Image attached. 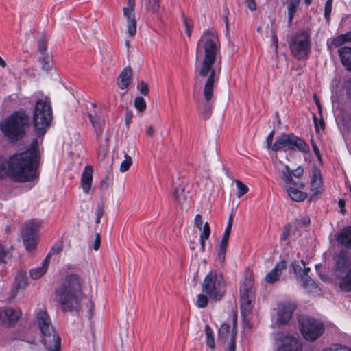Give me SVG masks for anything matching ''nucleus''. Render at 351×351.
Masks as SVG:
<instances>
[{
    "label": "nucleus",
    "instance_id": "3c124183",
    "mask_svg": "<svg viewBox=\"0 0 351 351\" xmlns=\"http://www.w3.org/2000/svg\"><path fill=\"white\" fill-rule=\"evenodd\" d=\"M38 50L40 54L47 53V40L44 38L40 39L38 43Z\"/></svg>",
    "mask_w": 351,
    "mask_h": 351
},
{
    "label": "nucleus",
    "instance_id": "7c9ffc66",
    "mask_svg": "<svg viewBox=\"0 0 351 351\" xmlns=\"http://www.w3.org/2000/svg\"><path fill=\"white\" fill-rule=\"evenodd\" d=\"M46 266H41L33 268L29 271V276L33 280H38L41 278L47 271Z\"/></svg>",
    "mask_w": 351,
    "mask_h": 351
},
{
    "label": "nucleus",
    "instance_id": "69168bd1",
    "mask_svg": "<svg viewBox=\"0 0 351 351\" xmlns=\"http://www.w3.org/2000/svg\"><path fill=\"white\" fill-rule=\"evenodd\" d=\"M271 40L274 45L275 49L276 50L278 47V37L276 32H272Z\"/></svg>",
    "mask_w": 351,
    "mask_h": 351
},
{
    "label": "nucleus",
    "instance_id": "6e6d98bb",
    "mask_svg": "<svg viewBox=\"0 0 351 351\" xmlns=\"http://www.w3.org/2000/svg\"><path fill=\"white\" fill-rule=\"evenodd\" d=\"M274 131L272 130L269 135L267 136L266 138V143H267V149H271L272 147V141L274 136Z\"/></svg>",
    "mask_w": 351,
    "mask_h": 351
},
{
    "label": "nucleus",
    "instance_id": "58836bf2",
    "mask_svg": "<svg viewBox=\"0 0 351 351\" xmlns=\"http://www.w3.org/2000/svg\"><path fill=\"white\" fill-rule=\"evenodd\" d=\"M132 161L131 157L128 154H125L124 160L121 162L120 165L119 170L121 172L127 171L130 166L132 165Z\"/></svg>",
    "mask_w": 351,
    "mask_h": 351
},
{
    "label": "nucleus",
    "instance_id": "6ab92c4d",
    "mask_svg": "<svg viewBox=\"0 0 351 351\" xmlns=\"http://www.w3.org/2000/svg\"><path fill=\"white\" fill-rule=\"evenodd\" d=\"M311 191L313 193L314 195H319L323 191L321 173L318 169H315L313 171L311 182Z\"/></svg>",
    "mask_w": 351,
    "mask_h": 351
},
{
    "label": "nucleus",
    "instance_id": "0eeeda50",
    "mask_svg": "<svg viewBox=\"0 0 351 351\" xmlns=\"http://www.w3.org/2000/svg\"><path fill=\"white\" fill-rule=\"evenodd\" d=\"M226 283L223 274L211 270L204 278L202 284V292L209 296L211 301H220L226 293Z\"/></svg>",
    "mask_w": 351,
    "mask_h": 351
},
{
    "label": "nucleus",
    "instance_id": "393cba45",
    "mask_svg": "<svg viewBox=\"0 0 351 351\" xmlns=\"http://www.w3.org/2000/svg\"><path fill=\"white\" fill-rule=\"evenodd\" d=\"M173 195L178 203L180 204H182L189 199V196L186 194L184 188L182 185H179L175 188Z\"/></svg>",
    "mask_w": 351,
    "mask_h": 351
},
{
    "label": "nucleus",
    "instance_id": "b1692460",
    "mask_svg": "<svg viewBox=\"0 0 351 351\" xmlns=\"http://www.w3.org/2000/svg\"><path fill=\"white\" fill-rule=\"evenodd\" d=\"M286 190L291 199L295 202L303 201L307 197L306 193L302 192L295 187H291L289 185L286 186Z\"/></svg>",
    "mask_w": 351,
    "mask_h": 351
},
{
    "label": "nucleus",
    "instance_id": "412c9836",
    "mask_svg": "<svg viewBox=\"0 0 351 351\" xmlns=\"http://www.w3.org/2000/svg\"><path fill=\"white\" fill-rule=\"evenodd\" d=\"M338 54L346 70L351 72V47L343 46L338 49Z\"/></svg>",
    "mask_w": 351,
    "mask_h": 351
},
{
    "label": "nucleus",
    "instance_id": "de8ad7c7",
    "mask_svg": "<svg viewBox=\"0 0 351 351\" xmlns=\"http://www.w3.org/2000/svg\"><path fill=\"white\" fill-rule=\"evenodd\" d=\"M137 89L143 95H147L149 93L148 85L143 81L137 84Z\"/></svg>",
    "mask_w": 351,
    "mask_h": 351
},
{
    "label": "nucleus",
    "instance_id": "4c0bfd02",
    "mask_svg": "<svg viewBox=\"0 0 351 351\" xmlns=\"http://www.w3.org/2000/svg\"><path fill=\"white\" fill-rule=\"evenodd\" d=\"M205 333L206 336V344L210 349L215 348V341L213 336V331L208 324L205 326Z\"/></svg>",
    "mask_w": 351,
    "mask_h": 351
},
{
    "label": "nucleus",
    "instance_id": "cd10ccee",
    "mask_svg": "<svg viewBox=\"0 0 351 351\" xmlns=\"http://www.w3.org/2000/svg\"><path fill=\"white\" fill-rule=\"evenodd\" d=\"M201 234H200V244H201V248L202 251L204 250L205 248V241L207 240L210 234V230L209 227V224L208 222H206L204 225V226L202 228Z\"/></svg>",
    "mask_w": 351,
    "mask_h": 351
},
{
    "label": "nucleus",
    "instance_id": "ea45409f",
    "mask_svg": "<svg viewBox=\"0 0 351 351\" xmlns=\"http://www.w3.org/2000/svg\"><path fill=\"white\" fill-rule=\"evenodd\" d=\"M234 182L238 189L237 197L240 198L247 193L248 187L239 180H235Z\"/></svg>",
    "mask_w": 351,
    "mask_h": 351
},
{
    "label": "nucleus",
    "instance_id": "e433bc0d",
    "mask_svg": "<svg viewBox=\"0 0 351 351\" xmlns=\"http://www.w3.org/2000/svg\"><path fill=\"white\" fill-rule=\"evenodd\" d=\"M209 296L206 293L202 292L197 297L196 306L199 308H204L208 306Z\"/></svg>",
    "mask_w": 351,
    "mask_h": 351
},
{
    "label": "nucleus",
    "instance_id": "a18cd8bd",
    "mask_svg": "<svg viewBox=\"0 0 351 351\" xmlns=\"http://www.w3.org/2000/svg\"><path fill=\"white\" fill-rule=\"evenodd\" d=\"M232 226V219L230 217L228 223L227 224L226 228L225 230V232L223 235V238L221 239V241H223V243H228L229 237L231 232V228Z\"/></svg>",
    "mask_w": 351,
    "mask_h": 351
},
{
    "label": "nucleus",
    "instance_id": "473e14b6",
    "mask_svg": "<svg viewBox=\"0 0 351 351\" xmlns=\"http://www.w3.org/2000/svg\"><path fill=\"white\" fill-rule=\"evenodd\" d=\"M15 287L17 289H23L27 285V276L23 272H20L15 278Z\"/></svg>",
    "mask_w": 351,
    "mask_h": 351
},
{
    "label": "nucleus",
    "instance_id": "7ed1b4c3",
    "mask_svg": "<svg viewBox=\"0 0 351 351\" xmlns=\"http://www.w3.org/2000/svg\"><path fill=\"white\" fill-rule=\"evenodd\" d=\"M82 280L77 275L67 276L55 289V300L63 311H78L82 308L84 294Z\"/></svg>",
    "mask_w": 351,
    "mask_h": 351
},
{
    "label": "nucleus",
    "instance_id": "2f4dec72",
    "mask_svg": "<svg viewBox=\"0 0 351 351\" xmlns=\"http://www.w3.org/2000/svg\"><path fill=\"white\" fill-rule=\"evenodd\" d=\"M300 277L303 287L308 291H311L316 288L315 282L307 274H302Z\"/></svg>",
    "mask_w": 351,
    "mask_h": 351
},
{
    "label": "nucleus",
    "instance_id": "5fc2aeb1",
    "mask_svg": "<svg viewBox=\"0 0 351 351\" xmlns=\"http://www.w3.org/2000/svg\"><path fill=\"white\" fill-rule=\"evenodd\" d=\"M103 214H104V206H102V204H98L97 210H96V215H97V218L95 220L96 223L98 224L100 223V220L103 216Z\"/></svg>",
    "mask_w": 351,
    "mask_h": 351
},
{
    "label": "nucleus",
    "instance_id": "f257e3e1",
    "mask_svg": "<svg viewBox=\"0 0 351 351\" xmlns=\"http://www.w3.org/2000/svg\"><path fill=\"white\" fill-rule=\"evenodd\" d=\"M221 70L220 43L215 31L205 30L195 51L193 98L200 117H210L215 101L214 87Z\"/></svg>",
    "mask_w": 351,
    "mask_h": 351
},
{
    "label": "nucleus",
    "instance_id": "2eb2a0df",
    "mask_svg": "<svg viewBox=\"0 0 351 351\" xmlns=\"http://www.w3.org/2000/svg\"><path fill=\"white\" fill-rule=\"evenodd\" d=\"M21 315V312L17 308L9 307L0 309V322L5 326L15 325Z\"/></svg>",
    "mask_w": 351,
    "mask_h": 351
},
{
    "label": "nucleus",
    "instance_id": "4d7b16f0",
    "mask_svg": "<svg viewBox=\"0 0 351 351\" xmlns=\"http://www.w3.org/2000/svg\"><path fill=\"white\" fill-rule=\"evenodd\" d=\"M88 117H89V119L93 125V126L96 128L99 124V122L97 119V117L96 116V114L94 115V114H92L91 113H89L88 114Z\"/></svg>",
    "mask_w": 351,
    "mask_h": 351
},
{
    "label": "nucleus",
    "instance_id": "680f3d73",
    "mask_svg": "<svg viewBox=\"0 0 351 351\" xmlns=\"http://www.w3.org/2000/svg\"><path fill=\"white\" fill-rule=\"evenodd\" d=\"M310 223V219L308 217H302L300 221H298V225L302 224L304 226H306Z\"/></svg>",
    "mask_w": 351,
    "mask_h": 351
},
{
    "label": "nucleus",
    "instance_id": "4468645a",
    "mask_svg": "<svg viewBox=\"0 0 351 351\" xmlns=\"http://www.w3.org/2000/svg\"><path fill=\"white\" fill-rule=\"evenodd\" d=\"M282 179L286 185H295L301 189H303L305 185L302 182H295L293 180V176L297 178H300L304 174V169L302 167H298L294 171H291L287 165L284 166V169L282 171Z\"/></svg>",
    "mask_w": 351,
    "mask_h": 351
},
{
    "label": "nucleus",
    "instance_id": "0e129e2a",
    "mask_svg": "<svg viewBox=\"0 0 351 351\" xmlns=\"http://www.w3.org/2000/svg\"><path fill=\"white\" fill-rule=\"evenodd\" d=\"M100 246V237L99 234H97L96 239L93 244V247L95 250H97Z\"/></svg>",
    "mask_w": 351,
    "mask_h": 351
},
{
    "label": "nucleus",
    "instance_id": "338daca9",
    "mask_svg": "<svg viewBox=\"0 0 351 351\" xmlns=\"http://www.w3.org/2000/svg\"><path fill=\"white\" fill-rule=\"evenodd\" d=\"M146 134L149 136H152L154 134V129L152 126H148L146 128Z\"/></svg>",
    "mask_w": 351,
    "mask_h": 351
},
{
    "label": "nucleus",
    "instance_id": "9b49d317",
    "mask_svg": "<svg viewBox=\"0 0 351 351\" xmlns=\"http://www.w3.org/2000/svg\"><path fill=\"white\" fill-rule=\"evenodd\" d=\"M299 324L302 335L308 341L316 340L324 331L322 323L313 317L302 316L299 319Z\"/></svg>",
    "mask_w": 351,
    "mask_h": 351
},
{
    "label": "nucleus",
    "instance_id": "9d476101",
    "mask_svg": "<svg viewBox=\"0 0 351 351\" xmlns=\"http://www.w3.org/2000/svg\"><path fill=\"white\" fill-rule=\"evenodd\" d=\"M285 149L292 152L297 150L303 153L309 152L308 144L303 139L292 133L282 134L280 137L276 138L271 147V150L276 152Z\"/></svg>",
    "mask_w": 351,
    "mask_h": 351
},
{
    "label": "nucleus",
    "instance_id": "4be33fe9",
    "mask_svg": "<svg viewBox=\"0 0 351 351\" xmlns=\"http://www.w3.org/2000/svg\"><path fill=\"white\" fill-rule=\"evenodd\" d=\"M254 294L241 295V311L243 315H248L253 307Z\"/></svg>",
    "mask_w": 351,
    "mask_h": 351
},
{
    "label": "nucleus",
    "instance_id": "dca6fc26",
    "mask_svg": "<svg viewBox=\"0 0 351 351\" xmlns=\"http://www.w3.org/2000/svg\"><path fill=\"white\" fill-rule=\"evenodd\" d=\"M296 306L293 303L282 304L279 306L275 324H286L291 319Z\"/></svg>",
    "mask_w": 351,
    "mask_h": 351
},
{
    "label": "nucleus",
    "instance_id": "39448f33",
    "mask_svg": "<svg viewBox=\"0 0 351 351\" xmlns=\"http://www.w3.org/2000/svg\"><path fill=\"white\" fill-rule=\"evenodd\" d=\"M37 324L42 335V343L48 351H61V339L56 332L45 311L37 313Z\"/></svg>",
    "mask_w": 351,
    "mask_h": 351
},
{
    "label": "nucleus",
    "instance_id": "5701e85b",
    "mask_svg": "<svg viewBox=\"0 0 351 351\" xmlns=\"http://www.w3.org/2000/svg\"><path fill=\"white\" fill-rule=\"evenodd\" d=\"M132 77V70L130 67L124 68L117 79V86L121 90L125 89L130 84Z\"/></svg>",
    "mask_w": 351,
    "mask_h": 351
},
{
    "label": "nucleus",
    "instance_id": "f03ea898",
    "mask_svg": "<svg viewBox=\"0 0 351 351\" xmlns=\"http://www.w3.org/2000/svg\"><path fill=\"white\" fill-rule=\"evenodd\" d=\"M38 141L34 139L30 147L8 158L0 159V179L9 178L13 181L26 182L38 177Z\"/></svg>",
    "mask_w": 351,
    "mask_h": 351
},
{
    "label": "nucleus",
    "instance_id": "09e8293b",
    "mask_svg": "<svg viewBox=\"0 0 351 351\" xmlns=\"http://www.w3.org/2000/svg\"><path fill=\"white\" fill-rule=\"evenodd\" d=\"M333 0H327L324 6V16L326 19L330 18L332 12V5Z\"/></svg>",
    "mask_w": 351,
    "mask_h": 351
},
{
    "label": "nucleus",
    "instance_id": "603ef678",
    "mask_svg": "<svg viewBox=\"0 0 351 351\" xmlns=\"http://www.w3.org/2000/svg\"><path fill=\"white\" fill-rule=\"evenodd\" d=\"M11 254L8 251L4 250L0 247V262L5 263L8 259L11 258Z\"/></svg>",
    "mask_w": 351,
    "mask_h": 351
},
{
    "label": "nucleus",
    "instance_id": "37998d69",
    "mask_svg": "<svg viewBox=\"0 0 351 351\" xmlns=\"http://www.w3.org/2000/svg\"><path fill=\"white\" fill-rule=\"evenodd\" d=\"M182 23L186 28V32L187 34L188 37H191L192 29H193V23L191 21L186 17V16L182 14Z\"/></svg>",
    "mask_w": 351,
    "mask_h": 351
},
{
    "label": "nucleus",
    "instance_id": "aec40b11",
    "mask_svg": "<svg viewBox=\"0 0 351 351\" xmlns=\"http://www.w3.org/2000/svg\"><path fill=\"white\" fill-rule=\"evenodd\" d=\"M337 241L347 249H351V226L343 228L336 235Z\"/></svg>",
    "mask_w": 351,
    "mask_h": 351
},
{
    "label": "nucleus",
    "instance_id": "c85d7f7f",
    "mask_svg": "<svg viewBox=\"0 0 351 351\" xmlns=\"http://www.w3.org/2000/svg\"><path fill=\"white\" fill-rule=\"evenodd\" d=\"M301 0H289L288 1V16L289 22L291 23L297 12L298 7Z\"/></svg>",
    "mask_w": 351,
    "mask_h": 351
},
{
    "label": "nucleus",
    "instance_id": "e2e57ef3",
    "mask_svg": "<svg viewBox=\"0 0 351 351\" xmlns=\"http://www.w3.org/2000/svg\"><path fill=\"white\" fill-rule=\"evenodd\" d=\"M51 256V255H49V253H48L41 263V265H43V266H46V268L47 269L49 267Z\"/></svg>",
    "mask_w": 351,
    "mask_h": 351
},
{
    "label": "nucleus",
    "instance_id": "f3484780",
    "mask_svg": "<svg viewBox=\"0 0 351 351\" xmlns=\"http://www.w3.org/2000/svg\"><path fill=\"white\" fill-rule=\"evenodd\" d=\"M287 268V263L281 261L276 263L274 267L265 276V280L269 284H274L278 281L283 270Z\"/></svg>",
    "mask_w": 351,
    "mask_h": 351
},
{
    "label": "nucleus",
    "instance_id": "f8f14e48",
    "mask_svg": "<svg viewBox=\"0 0 351 351\" xmlns=\"http://www.w3.org/2000/svg\"><path fill=\"white\" fill-rule=\"evenodd\" d=\"M135 0H128L127 6L123 8V13L126 19L127 32L130 36L136 33V20L134 12Z\"/></svg>",
    "mask_w": 351,
    "mask_h": 351
},
{
    "label": "nucleus",
    "instance_id": "864d4df0",
    "mask_svg": "<svg viewBox=\"0 0 351 351\" xmlns=\"http://www.w3.org/2000/svg\"><path fill=\"white\" fill-rule=\"evenodd\" d=\"M62 251V244L56 243L49 250V255H54L60 253Z\"/></svg>",
    "mask_w": 351,
    "mask_h": 351
},
{
    "label": "nucleus",
    "instance_id": "20e7f679",
    "mask_svg": "<svg viewBox=\"0 0 351 351\" xmlns=\"http://www.w3.org/2000/svg\"><path fill=\"white\" fill-rule=\"evenodd\" d=\"M29 121L25 112L16 111L1 122L0 128L8 138L15 142L24 136Z\"/></svg>",
    "mask_w": 351,
    "mask_h": 351
},
{
    "label": "nucleus",
    "instance_id": "f704fd0d",
    "mask_svg": "<svg viewBox=\"0 0 351 351\" xmlns=\"http://www.w3.org/2000/svg\"><path fill=\"white\" fill-rule=\"evenodd\" d=\"M228 243H223V241H221L217 249V260L221 264L223 263L225 261Z\"/></svg>",
    "mask_w": 351,
    "mask_h": 351
},
{
    "label": "nucleus",
    "instance_id": "bb28decb",
    "mask_svg": "<svg viewBox=\"0 0 351 351\" xmlns=\"http://www.w3.org/2000/svg\"><path fill=\"white\" fill-rule=\"evenodd\" d=\"M253 281L251 278H246L240 288L241 295L254 294L253 291Z\"/></svg>",
    "mask_w": 351,
    "mask_h": 351
},
{
    "label": "nucleus",
    "instance_id": "1a4fd4ad",
    "mask_svg": "<svg viewBox=\"0 0 351 351\" xmlns=\"http://www.w3.org/2000/svg\"><path fill=\"white\" fill-rule=\"evenodd\" d=\"M335 270L338 274L347 272L339 281V287L342 291L351 290V253L346 250H341L334 256Z\"/></svg>",
    "mask_w": 351,
    "mask_h": 351
},
{
    "label": "nucleus",
    "instance_id": "774afa93",
    "mask_svg": "<svg viewBox=\"0 0 351 351\" xmlns=\"http://www.w3.org/2000/svg\"><path fill=\"white\" fill-rule=\"evenodd\" d=\"M345 34V37L346 39V42H350L351 43V31L350 32H348Z\"/></svg>",
    "mask_w": 351,
    "mask_h": 351
},
{
    "label": "nucleus",
    "instance_id": "ddd939ff",
    "mask_svg": "<svg viewBox=\"0 0 351 351\" xmlns=\"http://www.w3.org/2000/svg\"><path fill=\"white\" fill-rule=\"evenodd\" d=\"M277 351H299L301 344L293 336L280 334L277 339Z\"/></svg>",
    "mask_w": 351,
    "mask_h": 351
},
{
    "label": "nucleus",
    "instance_id": "49530a36",
    "mask_svg": "<svg viewBox=\"0 0 351 351\" xmlns=\"http://www.w3.org/2000/svg\"><path fill=\"white\" fill-rule=\"evenodd\" d=\"M346 42V39L345 37V34H341L336 38H335L332 40L331 44L334 45L335 47H337L343 45L344 43Z\"/></svg>",
    "mask_w": 351,
    "mask_h": 351
},
{
    "label": "nucleus",
    "instance_id": "79ce46f5",
    "mask_svg": "<svg viewBox=\"0 0 351 351\" xmlns=\"http://www.w3.org/2000/svg\"><path fill=\"white\" fill-rule=\"evenodd\" d=\"M322 351H351V349L342 344H332Z\"/></svg>",
    "mask_w": 351,
    "mask_h": 351
},
{
    "label": "nucleus",
    "instance_id": "a19ab883",
    "mask_svg": "<svg viewBox=\"0 0 351 351\" xmlns=\"http://www.w3.org/2000/svg\"><path fill=\"white\" fill-rule=\"evenodd\" d=\"M230 330V325L227 324H221L218 331L219 338L223 341L227 339L228 333Z\"/></svg>",
    "mask_w": 351,
    "mask_h": 351
},
{
    "label": "nucleus",
    "instance_id": "c9c22d12",
    "mask_svg": "<svg viewBox=\"0 0 351 351\" xmlns=\"http://www.w3.org/2000/svg\"><path fill=\"white\" fill-rule=\"evenodd\" d=\"M22 237H23V243H24L25 248L27 251H32L36 248V237H29V236H23Z\"/></svg>",
    "mask_w": 351,
    "mask_h": 351
},
{
    "label": "nucleus",
    "instance_id": "6e6552de",
    "mask_svg": "<svg viewBox=\"0 0 351 351\" xmlns=\"http://www.w3.org/2000/svg\"><path fill=\"white\" fill-rule=\"evenodd\" d=\"M311 33L308 30H299L289 40L292 56L297 60L307 59L311 51Z\"/></svg>",
    "mask_w": 351,
    "mask_h": 351
},
{
    "label": "nucleus",
    "instance_id": "423d86ee",
    "mask_svg": "<svg viewBox=\"0 0 351 351\" xmlns=\"http://www.w3.org/2000/svg\"><path fill=\"white\" fill-rule=\"evenodd\" d=\"M52 109L47 98L36 101L32 121L34 132L37 135L43 136L49 128L52 120Z\"/></svg>",
    "mask_w": 351,
    "mask_h": 351
},
{
    "label": "nucleus",
    "instance_id": "8fccbe9b",
    "mask_svg": "<svg viewBox=\"0 0 351 351\" xmlns=\"http://www.w3.org/2000/svg\"><path fill=\"white\" fill-rule=\"evenodd\" d=\"M236 332L232 330V333L230 339V342L228 344V346L227 348L226 351H235L236 344H235V339H236Z\"/></svg>",
    "mask_w": 351,
    "mask_h": 351
},
{
    "label": "nucleus",
    "instance_id": "a211bd4d",
    "mask_svg": "<svg viewBox=\"0 0 351 351\" xmlns=\"http://www.w3.org/2000/svg\"><path fill=\"white\" fill-rule=\"evenodd\" d=\"M93 168L90 165L85 167L81 178V186L85 193H88L91 188L93 182Z\"/></svg>",
    "mask_w": 351,
    "mask_h": 351
},
{
    "label": "nucleus",
    "instance_id": "72a5a7b5",
    "mask_svg": "<svg viewBox=\"0 0 351 351\" xmlns=\"http://www.w3.org/2000/svg\"><path fill=\"white\" fill-rule=\"evenodd\" d=\"M41 56L39 58V62L42 65V69L44 71H49L52 66L51 58L48 53L40 54Z\"/></svg>",
    "mask_w": 351,
    "mask_h": 351
},
{
    "label": "nucleus",
    "instance_id": "a878e982",
    "mask_svg": "<svg viewBox=\"0 0 351 351\" xmlns=\"http://www.w3.org/2000/svg\"><path fill=\"white\" fill-rule=\"evenodd\" d=\"M38 226L33 222L29 221L25 224V227L23 230L22 237L23 236H29V237H37L36 232Z\"/></svg>",
    "mask_w": 351,
    "mask_h": 351
},
{
    "label": "nucleus",
    "instance_id": "13d9d810",
    "mask_svg": "<svg viewBox=\"0 0 351 351\" xmlns=\"http://www.w3.org/2000/svg\"><path fill=\"white\" fill-rule=\"evenodd\" d=\"M289 234H290V228L289 226H287L284 228L280 239L286 240L289 237Z\"/></svg>",
    "mask_w": 351,
    "mask_h": 351
},
{
    "label": "nucleus",
    "instance_id": "bf43d9fd",
    "mask_svg": "<svg viewBox=\"0 0 351 351\" xmlns=\"http://www.w3.org/2000/svg\"><path fill=\"white\" fill-rule=\"evenodd\" d=\"M195 226L199 229V230H202V216L199 214L196 215L195 217Z\"/></svg>",
    "mask_w": 351,
    "mask_h": 351
},
{
    "label": "nucleus",
    "instance_id": "c756f323",
    "mask_svg": "<svg viewBox=\"0 0 351 351\" xmlns=\"http://www.w3.org/2000/svg\"><path fill=\"white\" fill-rule=\"evenodd\" d=\"M160 0H144L145 8L147 12L156 13L160 9Z\"/></svg>",
    "mask_w": 351,
    "mask_h": 351
},
{
    "label": "nucleus",
    "instance_id": "c03bdc74",
    "mask_svg": "<svg viewBox=\"0 0 351 351\" xmlns=\"http://www.w3.org/2000/svg\"><path fill=\"white\" fill-rule=\"evenodd\" d=\"M134 106L139 112H143L146 108V102L142 97H137L134 99Z\"/></svg>",
    "mask_w": 351,
    "mask_h": 351
},
{
    "label": "nucleus",
    "instance_id": "052dcab7",
    "mask_svg": "<svg viewBox=\"0 0 351 351\" xmlns=\"http://www.w3.org/2000/svg\"><path fill=\"white\" fill-rule=\"evenodd\" d=\"M247 8L251 10L254 11L256 9V3L254 0H245Z\"/></svg>",
    "mask_w": 351,
    "mask_h": 351
}]
</instances>
